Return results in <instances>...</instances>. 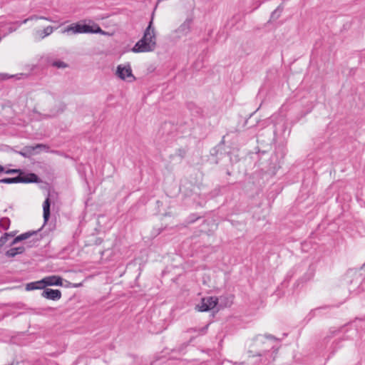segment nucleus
Listing matches in <instances>:
<instances>
[{
  "label": "nucleus",
  "instance_id": "13",
  "mask_svg": "<svg viewBox=\"0 0 365 365\" xmlns=\"http://www.w3.org/2000/svg\"><path fill=\"white\" fill-rule=\"evenodd\" d=\"M36 234V232L35 231H33V232H25V233H23L19 236H17L16 237H15L12 242H11V245H14L20 241H22V240H27L29 239L30 237H31L32 235Z\"/></svg>",
  "mask_w": 365,
  "mask_h": 365
},
{
  "label": "nucleus",
  "instance_id": "2",
  "mask_svg": "<svg viewBox=\"0 0 365 365\" xmlns=\"http://www.w3.org/2000/svg\"><path fill=\"white\" fill-rule=\"evenodd\" d=\"M38 181V176L34 173H30L26 177L17 176L15 178H7L0 180V182L6 184L11 183H28L36 182Z\"/></svg>",
  "mask_w": 365,
  "mask_h": 365
},
{
  "label": "nucleus",
  "instance_id": "10",
  "mask_svg": "<svg viewBox=\"0 0 365 365\" xmlns=\"http://www.w3.org/2000/svg\"><path fill=\"white\" fill-rule=\"evenodd\" d=\"M41 296L46 299L56 301L61 299V292L58 289H45L41 293Z\"/></svg>",
  "mask_w": 365,
  "mask_h": 365
},
{
  "label": "nucleus",
  "instance_id": "3",
  "mask_svg": "<svg viewBox=\"0 0 365 365\" xmlns=\"http://www.w3.org/2000/svg\"><path fill=\"white\" fill-rule=\"evenodd\" d=\"M76 34H101L105 35L106 33L103 31L98 25L89 26L86 24H76Z\"/></svg>",
  "mask_w": 365,
  "mask_h": 365
},
{
  "label": "nucleus",
  "instance_id": "9",
  "mask_svg": "<svg viewBox=\"0 0 365 365\" xmlns=\"http://www.w3.org/2000/svg\"><path fill=\"white\" fill-rule=\"evenodd\" d=\"M47 146L43 144H37L35 146H25L21 151H16L18 154L24 158H29L35 153L38 148H46Z\"/></svg>",
  "mask_w": 365,
  "mask_h": 365
},
{
  "label": "nucleus",
  "instance_id": "26",
  "mask_svg": "<svg viewBox=\"0 0 365 365\" xmlns=\"http://www.w3.org/2000/svg\"><path fill=\"white\" fill-rule=\"evenodd\" d=\"M206 329H207V327H204V328H202V329H201V331H202V332H205Z\"/></svg>",
  "mask_w": 365,
  "mask_h": 365
},
{
  "label": "nucleus",
  "instance_id": "11",
  "mask_svg": "<svg viewBox=\"0 0 365 365\" xmlns=\"http://www.w3.org/2000/svg\"><path fill=\"white\" fill-rule=\"evenodd\" d=\"M39 19H43V20H46V21H48L50 22H53V20L49 17L38 16V15H32V16H29V18L25 19L22 21H16V22L14 23V24H16L18 26H20L21 24H25L27 22H29V21H37Z\"/></svg>",
  "mask_w": 365,
  "mask_h": 365
},
{
  "label": "nucleus",
  "instance_id": "12",
  "mask_svg": "<svg viewBox=\"0 0 365 365\" xmlns=\"http://www.w3.org/2000/svg\"><path fill=\"white\" fill-rule=\"evenodd\" d=\"M43 220L44 222H47L50 217V199L48 197L43 204Z\"/></svg>",
  "mask_w": 365,
  "mask_h": 365
},
{
  "label": "nucleus",
  "instance_id": "20",
  "mask_svg": "<svg viewBox=\"0 0 365 365\" xmlns=\"http://www.w3.org/2000/svg\"><path fill=\"white\" fill-rule=\"evenodd\" d=\"M53 65L58 68H65L66 65L62 61H55Z\"/></svg>",
  "mask_w": 365,
  "mask_h": 365
},
{
  "label": "nucleus",
  "instance_id": "6",
  "mask_svg": "<svg viewBox=\"0 0 365 365\" xmlns=\"http://www.w3.org/2000/svg\"><path fill=\"white\" fill-rule=\"evenodd\" d=\"M192 22V19L188 18L175 31L178 38L185 36L190 33Z\"/></svg>",
  "mask_w": 365,
  "mask_h": 365
},
{
  "label": "nucleus",
  "instance_id": "21",
  "mask_svg": "<svg viewBox=\"0 0 365 365\" xmlns=\"http://www.w3.org/2000/svg\"><path fill=\"white\" fill-rule=\"evenodd\" d=\"M264 337L268 338V339H274V336L269 335V336H258L257 337V339L258 341H262L263 338H264Z\"/></svg>",
  "mask_w": 365,
  "mask_h": 365
},
{
  "label": "nucleus",
  "instance_id": "17",
  "mask_svg": "<svg viewBox=\"0 0 365 365\" xmlns=\"http://www.w3.org/2000/svg\"><path fill=\"white\" fill-rule=\"evenodd\" d=\"M10 225V220L7 217H4L0 220V227L4 229V230H6L9 229Z\"/></svg>",
  "mask_w": 365,
  "mask_h": 365
},
{
  "label": "nucleus",
  "instance_id": "22",
  "mask_svg": "<svg viewBox=\"0 0 365 365\" xmlns=\"http://www.w3.org/2000/svg\"><path fill=\"white\" fill-rule=\"evenodd\" d=\"M0 76H1L2 79H8L11 77L10 76H9L6 73H1V74H0Z\"/></svg>",
  "mask_w": 365,
  "mask_h": 365
},
{
  "label": "nucleus",
  "instance_id": "23",
  "mask_svg": "<svg viewBox=\"0 0 365 365\" xmlns=\"http://www.w3.org/2000/svg\"><path fill=\"white\" fill-rule=\"evenodd\" d=\"M81 286H82V283L73 284L72 285H71V287H75V288H76V287H81Z\"/></svg>",
  "mask_w": 365,
  "mask_h": 365
},
{
  "label": "nucleus",
  "instance_id": "7",
  "mask_svg": "<svg viewBox=\"0 0 365 365\" xmlns=\"http://www.w3.org/2000/svg\"><path fill=\"white\" fill-rule=\"evenodd\" d=\"M54 31V28L51 26L45 27L43 30L34 29L33 35L36 40H42L50 36Z\"/></svg>",
  "mask_w": 365,
  "mask_h": 365
},
{
  "label": "nucleus",
  "instance_id": "15",
  "mask_svg": "<svg viewBox=\"0 0 365 365\" xmlns=\"http://www.w3.org/2000/svg\"><path fill=\"white\" fill-rule=\"evenodd\" d=\"M24 251V247H12L7 250L6 255L9 257H15L16 255L21 254Z\"/></svg>",
  "mask_w": 365,
  "mask_h": 365
},
{
  "label": "nucleus",
  "instance_id": "1",
  "mask_svg": "<svg viewBox=\"0 0 365 365\" xmlns=\"http://www.w3.org/2000/svg\"><path fill=\"white\" fill-rule=\"evenodd\" d=\"M157 46V38L153 19L149 22L143 37L134 45L131 51L133 53H147L153 51Z\"/></svg>",
  "mask_w": 365,
  "mask_h": 365
},
{
  "label": "nucleus",
  "instance_id": "19",
  "mask_svg": "<svg viewBox=\"0 0 365 365\" xmlns=\"http://www.w3.org/2000/svg\"><path fill=\"white\" fill-rule=\"evenodd\" d=\"M3 172L5 173L6 174L18 173V174L21 175L22 173V171L20 169H8V170L4 169V171H3Z\"/></svg>",
  "mask_w": 365,
  "mask_h": 365
},
{
  "label": "nucleus",
  "instance_id": "25",
  "mask_svg": "<svg viewBox=\"0 0 365 365\" xmlns=\"http://www.w3.org/2000/svg\"><path fill=\"white\" fill-rule=\"evenodd\" d=\"M3 171H4V168L0 165V173H3Z\"/></svg>",
  "mask_w": 365,
  "mask_h": 365
},
{
  "label": "nucleus",
  "instance_id": "4",
  "mask_svg": "<svg viewBox=\"0 0 365 365\" xmlns=\"http://www.w3.org/2000/svg\"><path fill=\"white\" fill-rule=\"evenodd\" d=\"M116 75L121 80H126L128 78L135 79L134 76L132 73L131 66L130 64L127 65H118L116 69Z\"/></svg>",
  "mask_w": 365,
  "mask_h": 365
},
{
  "label": "nucleus",
  "instance_id": "24",
  "mask_svg": "<svg viewBox=\"0 0 365 365\" xmlns=\"http://www.w3.org/2000/svg\"><path fill=\"white\" fill-rule=\"evenodd\" d=\"M16 28H14V27H12V26H10V27L9 28V33H12V32H14V31H16Z\"/></svg>",
  "mask_w": 365,
  "mask_h": 365
},
{
  "label": "nucleus",
  "instance_id": "14",
  "mask_svg": "<svg viewBox=\"0 0 365 365\" xmlns=\"http://www.w3.org/2000/svg\"><path fill=\"white\" fill-rule=\"evenodd\" d=\"M43 288H44V285H43V282H41V280L28 283L26 286V289L27 291H31V290H34V289H43Z\"/></svg>",
  "mask_w": 365,
  "mask_h": 365
},
{
  "label": "nucleus",
  "instance_id": "16",
  "mask_svg": "<svg viewBox=\"0 0 365 365\" xmlns=\"http://www.w3.org/2000/svg\"><path fill=\"white\" fill-rule=\"evenodd\" d=\"M76 24H72L61 31V33L67 35L76 34Z\"/></svg>",
  "mask_w": 365,
  "mask_h": 365
},
{
  "label": "nucleus",
  "instance_id": "8",
  "mask_svg": "<svg viewBox=\"0 0 365 365\" xmlns=\"http://www.w3.org/2000/svg\"><path fill=\"white\" fill-rule=\"evenodd\" d=\"M44 287L46 286H62L63 279L61 277L57 275L48 276L41 279Z\"/></svg>",
  "mask_w": 365,
  "mask_h": 365
},
{
  "label": "nucleus",
  "instance_id": "18",
  "mask_svg": "<svg viewBox=\"0 0 365 365\" xmlns=\"http://www.w3.org/2000/svg\"><path fill=\"white\" fill-rule=\"evenodd\" d=\"M14 236V235L12 234H9V233H5L1 238H0V247H2L3 245H4L6 242H7V240L9 238V237H12Z\"/></svg>",
  "mask_w": 365,
  "mask_h": 365
},
{
  "label": "nucleus",
  "instance_id": "5",
  "mask_svg": "<svg viewBox=\"0 0 365 365\" xmlns=\"http://www.w3.org/2000/svg\"><path fill=\"white\" fill-rule=\"evenodd\" d=\"M217 304V298L215 297H205L202 299L200 304L197 305L198 311L207 312L213 309Z\"/></svg>",
  "mask_w": 365,
  "mask_h": 365
},
{
  "label": "nucleus",
  "instance_id": "27",
  "mask_svg": "<svg viewBox=\"0 0 365 365\" xmlns=\"http://www.w3.org/2000/svg\"><path fill=\"white\" fill-rule=\"evenodd\" d=\"M276 13H277V11H274L272 13V16H274Z\"/></svg>",
  "mask_w": 365,
  "mask_h": 365
}]
</instances>
